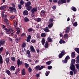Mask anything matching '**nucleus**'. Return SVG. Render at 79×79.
<instances>
[{
	"instance_id": "obj_1",
	"label": "nucleus",
	"mask_w": 79,
	"mask_h": 79,
	"mask_svg": "<svg viewBox=\"0 0 79 79\" xmlns=\"http://www.w3.org/2000/svg\"><path fill=\"white\" fill-rule=\"evenodd\" d=\"M45 66H41V67H40L39 65L35 67V69L36 70H41L43 68H44Z\"/></svg>"
},
{
	"instance_id": "obj_2",
	"label": "nucleus",
	"mask_w": 79,
	"mask_h": 79,
	"mask_svg": "<svg viewBox=\"0 0 79 79\" xmlns=\"http://www.w3.org/2000/svg\"><path fill=\"white\" fill-rule=\"evenodd\" d=\"M69 56H67L65 58V60L62 61L63 63H66L68 62V60H69Z\"/></svg>"
},
{
	"instance_id": "obj_3",
	"label": "nucleus",
	"mask_w": 79,
	"mask_h": 79,
	"mask_svg": "<svg viewBox=\"0 0 79 79\" xmlns=\"http://www.w3.org/2000/svg\"><path fill=\"white\" fill-rule=\"evenodd\" d=\"M65 54V52L62 51L61 52V53H60L59 54V58H62L63 55H64Z\"/></svg>"
},
{
	"instance_id": "obj_4",
	"label": "nucleus",
	"mask_w": 79,
	"mask_h": 79,
	"mask_svg": "<svg viewBox=\"0 0 79 79\" xmlns=\"http://www.w3.org/2000/svg\"><path fill=\"white\" fill-rule=\"evenodd\" d=\"M17 63L18 67H19V66L21 65V64H23V62L22 61H20L19 59L17 60Z\"/></svg>"
},
{
	"instance_id": "obj_5",
	"label": "nucleus",
	"mask_w": 79,
	"mask_h": 79,
	"mask_svg": "<svg viewBox=\"0 0 79 79\" xmlns=\"http://www.w3.org/2000/svg\"><path fill=\"white\" fill-rule=\"evenodd\" d=\"M70 69L72 71H74L76 68L75 67V66L74 65L72 64L70 66Z\"/></svg>"
},
{
	"instance_id": "obj_6",
	"label": "nucleus",
	"mask_w": 79,
	"mask_h": 79,
	"mask_svg": "<svg viewBox=\"0 0 79 79\" xmlns=\"http://www.w3.org/2000/svg\"><path fill=\"white\" fill-rule=\"evenodd\" d=\"M37 11V8H33L31 10V12L32 13H34V12H36Z\"/></svg>"
},
{
	"instance_id": "obj_7",
	"label": "nucleus",
	"mask_w": 79,
	"mask_h": 79,
	"mask_svg": "<svg viewBox=\"0 0 79 79\" xmlns=\"http://www.w3.org/2000/svg\"><path fill=\"white\" fill-rule=\"evenodd\" d=\"M30 50L32 52H33V53L35 52V50L34 48V47L32 46H30Z\"/></svg>"
},
{
	"instance_id": "obj_8",
	"label": "nucleus",
	"mask_w": 79,
	"mask_h": 79,
	"mask_svg": "<svg viewBox=\"0 0 79 79\" xmlns=\"http://www.w3.org/2000/svg\"><path fill=\"white\" fill-rule=\"evenodd\" d=\"M14 9V8H13V7H12L10 6L9 7L8 11H10V12L12 13V12H13V9Z\"/></svg>"
},
{
	"instance_id": "obj_9",
	"label": "nucleus",
	"mask_w": 79,
	"mask_h": 79,
	"mask_svg": "<svg viewBox=\"0 0 79 79\" xmlns=\"http://www.w3.org/2000/svg\"><path fill=\"white\" fill-rule=\"evenodd\" d=\"M5 41L4 40H2L0 41V44L2 45H3L5 44Z\"/></svg>"
},
{
	"instance_id": "obj_10",
	"label": "nucleus",
	"mask_w": 79,
	"mask_h": 79,
	"mask_svg": "<svg viewBox=\"0 0 79 79\" xmlns=\"http://www.w3.org/2000/svg\"><path fill=\"white\" fill-rule=\"evenodd\" d=\"M6 34H10L11 33V29H7V30L6 31Z\"/></svg>"
},
{
	"instance_id": "obj_11",
	"label": "nucleus",
	"mask_w": 79,
	"mask_h": 79,
	"mask_svg": "<svg viewBox=\"0 0 79 79\" xmlns=\"http://www.w3.org/2000/svg\"><path fill=\"white\" fill-rule=\"evenodd\" d=\"M30 5H31V2L30 1H28L26 3L25 6L26 8H27V7H29V6Z\"/></svg>"
},
{
	"instance_id": "obj_12",
	"label": "nucleus",
	"mask_w": 79,
	"mask_h": 79,
	"mask_svg": "<svg viewBox=\"0 0 79 79\" xmlns=\"http://www.w3.org/2000/svg\"><path fill=\"white\" fill-rule=\"evenodd\" d=\"M29 14L28 13V11L27 10H24L23 12V14L24 16H26V15H27Z\"/></svg>"
},
{
	"instance_id": "obj_13",
	"label": "nucleus",
	"mask_w": 79,
	"mask_h": 79,
	"mask_svg": "<svg viewBox=\"0 0 79 79\" xmlns=\"http://www.w3.org/2000/svg\"><path fill=\"white\" fill-rule=\"evenodd\" d=\"M7 7H8V6H7V5L3 6L0 7V10H3V9H5V8H6Z\"/></svg>"
},
{
	"instance_id": "obj_14",
	"label": "nucleus",
	"mask_w": 79,
	"mask_h": 79,
	"mask_svg": "<svg viewBox=\"0 0 79 79\" xmlns=\"http://www.w3.org/2000/svg\"><path fill=\"white\" fill-rule=\"evenodd\" d=\"M60 44H65L66 42L65 41L63 40L62 39H60L59 41Z\"/></svg>"
},
{
	"instance_id": "obj_15",
	"label": "nucleus",
	"mask_w": 79,
	"mask_h": 79,
	"mask_svg": "<svg viewBox=\"0 0 79 79\" xmlns=\"http://www.w3.org/2000/svg\"><path fill=\"white\" fill-rule=\"evenodd\" d=\"M41 42L43 45H44V44H45V39H44V38L42 39Z\"/></svg>"
},
{
	"instance_id": "obj_16",
	"label": "nucleus",
	"mask_w": 79,
	"mask_h": 79,
	"mask_svg": "<svg viewBox=\"0 0 79 79\" xmlns=\"http://www.w3.org/2000/svg\"><path fill=\"white\" fill-rule=\"evenodd\" d=\"M24 21L25 22H28L29 21V19L27 17H25L24 18Z\"/></svg>"
},
{
	"instance_id": "obj_17",
	"label": "nucleus",
	"mask_w": 79,
	"mask_h": 79,
	"mask_svg": "<svg viewBox=\"0 0 79 79\" xmlns=\"http://www.w3.org/2000/svg\"><path fill=\"white\" fill-rule=\"evenodd\" d=\"M70 27H68L66 29V30L65 31V33H68L69 32V30H70Z\"/></svg>"
},
{
	"instance_id": "obj_18",
	"label": "nucleus",
	"mask_w": 79,
	"mask_h": 79,
	"mask_svg": "<svg viewBox=\"0 0 79 79\" xmlns=\"http://www.w3.org/2000/svg\"><path fill=\"white\" fill-rule=\"evenodd\" d=\"M44 30L45 31V32H49V31H50L49 29H48V27H46L45 28H44Z\"/></svg>"
},
{
	"instance_id": "obj_19",
	"label": "nucleus",
	"mask_w": 79,
	"mask_h": 79,
	"mask_svg": "<svg viewBox=\"0 0 79 79\" xmlns=\"http://www.w3.org/2000/svg\"><path fill=\"white\" fill-rule=\"evenodd\" d=\"M6 74L9 76H10L11 75V73L10 72V70H7L6 71Z\"/></svg>"
},
{
	"instance_id": "obj_20",
	"label": "nucleus",
	"mask_w": 79,
	"mask_h": 79,
	"mask_svg": "<svg viewBox=\"0 0 79 79\" xmlns=\"http://www.w3.org/2000/svg\"><path fill=\"white\" fill-rule=\"evenodd\" d=\"M22 74L23 76H24L26 74V73H25V69H23L22 70Z\"/></svg>"
},
{
	"instance_id": "obj_21",
	"label": "nucleus",
	"mask_w": 79,
	"mask_h": 79,
	"mask_svg": "<svg viewBox=\"0 0 79 79\" xmlns=\"http://www.w3.org/2000/svg\"><path fill=\"white\" fill-rule=\"evenodd\" d=\"M48 42H46L45 44L44 47L45 48H48Z\"/></svg>"
},
{
	"instance_id": "obj_22",
	"label": "nucleus",
	"mask_w": 79,
	"mask_h": 79,
	"mask_svg": "<svg viewBox=\"0 0 79 79\" xmlns=\"http://www.w3.org/2000/svg\"><path fill=\"white\" fill-rule=\"evenodd\" d=\"M16 30L17 31V33L18 34H19L20 33V28H17L16 29Z\"/></svg>"
},
{
	"instance_id": "obj_23",
	"label": "nucleus",
	"mask_w": 79,
	"mask_h": 79,
	"mask_svg": "<svg viewBox=\"0 0 79 79\" xmlns=\"http://www.w3.org/2000/svg\"><path fill=\"white\" fill-rule=\"evenodd\" d=\"M76 62L77 63H79V55H78L77 57V60Z\"/></svg>"
},
{
	"instance_id": "obj_24",
	"label": "nucleus",
	"mask_w": 79,
	"mask_h": 79,
	"mask_svg": "<svg viewBox=\"0 0 79 79\" xmlns=\"http://www.w3.org/2000/svg\"><path fill=\"white\" fill-rule=\"evenodd\" d=\"M64 39H68V35L66 34L64 35Z\"/></svg>"
},
{
	"instance_id": "obj_25",
	"label": "nucleus",
	"mask_w": 79,
	"mask_h": 79,
	"mask_svg": "<svg viewBox=\"0 0 79 79\" xmlns=\"http://www.w3.org/2000/svg\"><path fill=\"white\" fill-rule=\"evenodd\" d=\"M71 56L72 58H74L75 56V52H72Z\"/></svg>"
},
{
	"instance_id": "obj_26",
	"label": "nucleus",
	"mask_w": 79,
	"mask_h": 79,
	"mask_svg": "<svg viewBox=\"0 0 79 79\" xmlns=\"http://www.w3.org/2000/svg\"><path fill=\"white\" fill-rule=\"evenodd\" d=\"M10 69L12 71H15V67L14 66H11L10 68Z\"/></svg>"
},
{
	"instance_id": "obj_27",
	"label": "nucleus",
	"mask_w": 79,
	"mask_h": 79,
	"mask_svg": "<svg viewBox=\"0 0 79 79\" xmlns=\"http://www.w3.org/2000/svg\"><path fill=\"white\" fill-rule=\"evenodd\" d=\"M4 21L5 23H6L7 24H9L8 20L7 19H4Z\"/></svg>"
},
{
	"instance_id": "obj_28",
	"label": "nucleus",
	"mask_w": 79,
	"mask_h": 79,
	"mask_svg": "<svg viewBox=\"0 0 79 79\" xmlns=\"http://www.w3.org/2000/svg\"><path fill=\"white\" fill-rule=\"evenodd\" d=\"M0 63L2 64L3 63V61L2 60V56L0 55Z\"/></svg>"
},
{
	"instance_id": "obj_29",
	"label": "nucleus",
	"mask_w": 79,
	"mask_h": 79,
	"mask_svg": "<svg viewBox=\"0 0 79 79\" xmlns=\"http://www.w3.org/2000/svg\"><path fill=\"white\" fill-rule=\"evenodd\" d=\"M76 63H75V59H73L72 60L71 64H75Z\"/></svg>"
},
{
	"instance_id": "obj_30",
	"label": "nucleus",
	"mask_w": 79,
	"mask_h": 79,
	"mask_svg": "<svg viewBox=\"0 0 79 79\" xmlns=\"http://www.w3.org/2000/svg\"><path fill=\"white\" fill-rule=\"evenodd\" d=\"M41 36L42 37H45L46 36V34L44 33H43L41 34Z\"/></svg>"
},
{
	"instance_id": "obj_31",
	"label": "nucleus",
	"mask_w": 79,
	"mask_h": 79,
	"mask_svg": "<svg viewBox=\"0 0 79 79\" xmlns=\"http://www.w3.org/2000/svg\"><path fill=\"white\" fill-rule=\"evenodd\" d=\"M48 42H52V38L50 37H48Z\"/></svg>"
},
{
	"instance_id": "obj_32",
	"label": "nucleus",
	"mask_w": 79,
	"mask_h": 79,
	"mask_svg": "<svg viewBox=\"0 0 79 79\" xmlns=\"http://www.w3.org/2000/svg\"><path fill=\"white\" fill-rule=\"evenodd\" d=\"M75 50L77 53L79 54V48H75Z\"/></svg>"
},
{
	"instance_id": "obj_33",
	"label": "nucleus",
	"mask_w": 79,
	"mask_h": 79,
	"mask_svg": "<svg viewBox=\"0 0 79 79\" xmlns=\"http://www.w3.org/2000/svg\"><path fill=\"white\" fill-rule=\"evenodd\" d=\"M71 10H72L73 11H76L77 9H76V8L74 7H72L71 8Z\"/></svg>"
},
{
	"instance_id": "obj_34",
	"label": "nucleus",
	"mask_w": 79,
	"mask_h": 79,
	"mask_svg": "<svg viewBox=\"0 0 79 79\" xmlns=\"http://www.w3.org/2000/svg\"><path fill=\"white\" fill-rule=\"evenodd\" d=\"M53 24L51 23V24L48 25V27L49 28H51L53 26Z\"/></svg>"
},
{
	"instance_id": "obj_35",
	"label": "nucleus",
	"mask_w": 79,
	"mask_h": 79,
	"mask_svg": "<svg viewBox=\"0 0 79 79\" xmlns=\"http://www.w3.org/2000/svg\"><path fill=\"white\" fill-rule=\"evenodd\" d=\"M51 63H52V62L50 61H48L46 62V64H48V65H50Z\"/></svg>"
},
{
	"instance_id": "obj_36",
	"label": "nucleus",
	"mask_w": 79,
	"mask_h": 79,
	"mask_svg": "<svg viewBox=\"0 0 79 79\" xmlns=\"http://www.w3.org/2000/svg\"><path fill=\"white\" fill-rule=\"evenodd\" d=\"M24 1L23 0H21V1L20 2V4L21 5H24Z\"/></svg>"
},
{
	"instance_id": "obj_37",
	"label": "nucleus",
	"mask_w": 79,
	"mask_h": 79,
	"mask_svg": "<svg viewBox=\"0 0 79 79\" xmlns=\"http://www.w3.org/2000/svg\"><path fill=\"white\" fill-rule=\"evenodd\" d=\"M58 3L59 5H60L62 4L63 3L61 1V0H59L58 1Z\"/></svg>"
},
{
	"instance_id": "obj_38",
	"label": "nucleus",
	"mask_w": 79,
	"mask_h": 79,
	"mask_svg": "<svg viewBox=\"0 0 79 79\" xmlns=\"http://www.w3.org/2000/svg\"><path fill=\"white\" fill-rule=\"evenodd\" d=\"M33 31V29L32 28H29L28 30V32H31Z\"/></svg>"
},
{
	"instance_id": "obj_39",
	"label": "nucleus",
	"mask_w": 79,
	"mask_h": 79,
	"mask_svg": "<svg viewBox=\"0 0 79 79\" xmlns=\"http://www.w3.org/2000/svg\"><path fill=\"white\" fill-rule=\"evenodd\" d=\"M73 25L74 26H75V27H76L77 26V22H76L73 24Z\"/></svg>"
},
{
	"instance_id": "obj_40",
	"label": "nucleus",
	"mask_w": 79,
	"mask_h": 79,
	"mask_svg": "<svg viewBox=\"0 0 79 79\" xmlns=\"http://www.w3.org/2000/svg\"><path fill=\"white\" fill-rule=\"evenodd\" d=\"M26 44L25 43H24L22 45V47L23 48H24L26 47Z\"/></svg>"
},
{
	"instance_id": "obj_41",
	"label": "nucleus",
	"mask_w": 79,
	"mask_h": 79,
	"mask_svg": "<svg viewBox=\"0 0 79 79\" xmlns=\"http://www.w3.org/2000/svg\"><path fill=\"white\" fill-rule=\"evenodd\" d=\"M25 67H26V68H28V67L29 66V64H27V63H25Z\"/></svg>"
},
{
	"instance_id": "obj_42",
	"label": "nucleus",
	"mask_w": 79,
	"mask_h": 79,
	"mask_svg": "<svg viewBox=\"0 0 79 79\" xmlns=\"http://www.w3.org/2000/svg\"><path fill=\"white\" fill-rule=\"evenodd\" d=\"M27 54L28 55H30V53H31V52L29 51V50H28L27 51Z\"/></svg>"
},
{
	"instance_id": "obj_43",
	"label": "nucleus",
	"mask_w": 79,
	"mask_h": 79,
	"mask_svg": "<svg viewBox=\"0 0 79 79\" xmlns=\"http://www.w3.org/2000/svg\"><path fill=\"white\" fill-rule=\"evenodd\" d=\"M29 73H31L32 71V69L31 67H29L28 69Z\"/></svg>"
},
{
	"instance_id": "obj_44",
	"label": "nucleus",
	"mask_w": 79,
	"mask_h": 79,
	"mask_svg": "<svg viewBox=\"0 0 79 79\" xmlns=\"http://www.w3.org/2000/svg\"><path fill=\"white\" fill-rule=\"evenodd\" d=\"M1 15L2 18H4V15H5V14L4 13V12H3V11L2 12Z\"/></svg>"
},
{
	"instance_id": "obj_45",
	"label": "nucleus",
	"mask_w": 79,
	"mask_h": 79,
	"mask_svg": "<svg viewBox=\"0 0 79 79\" xmlns=\"http://www.w3.org/2000/svg\"><path fill=\"white\" fill-rule=\"evenodd\" d=\"M53 23V19H49V22H48V23L50 24V23Z\"/></svg>"
},
{
	"instance_id": "obj_46",
	"label": "nucleus",
	"mask_w": 79,
	"mask_h": 79,
	"mask_svg": "<svg viewBox=\"0 0 79 79\" xmlns=\"http://www.w3.org/2000/svg\"><path fill=\"white\" fill-rule=\"evenodd\" d=\"M18 7H19V10H21V9L22 8V6H21V5L19 4L18 5Z\"/></svg>"
},
{
	"instance_id": "obj_47",
	"label": "nucleus",
	"mask_w": 79,
	"mask_h": 79,
	"mask_svg": "<svg viewBox=\"0 0 79 79\" xmlns=\"http://www.w3.org/2000/svg\"><path fill=\"white\" fill-rule=\"evenodd\" d=\"M41 21V19L40 18H38L36 20V21L37 22H40Z\"/></svg>"
},
{
	"instance_id": "obj_48",
	"label": "nucleus",
	"mask_w": 79,
	"mask_h": 79,
	"mask_svg": "<svg viewBox=\"0 0 79 79\" xmlns=\"http://www.w3.org/2000/svg\"><path fill=\"white\" fill-rule=\"evenodd\" d=\"M15 41L16 43H18V38H16Z\"/></svg>"
},
{
	"instance_id": "obj_49",
	"label": "nucleus",
	"mask_w": 79,
	"mask_h": 79,
	"mask_svg": "<svg viewBox=\"0 0 79 79\" xmlns=\"http://www.w3.org/2000/svg\"><path fill=\"white\" fill-rule=\"evenodd\" d=\"M31 35H29L27 37V39H29V40H31Z\"/></svg>"
},
{
	"instance_id": "obj_50",
	"label": "nucleus",
	"mask_w": 79,
	"mask_h": 79,
	"mask_svg": "<svg viewBox=\"0 0 79 79\" xmlns=\"http://www.w3.org/2000/svg\"><path fill=\"white\" fill-rule=\"evenodd\" d=\"M6 62L9 63V57L6 59Z\"/></svg>"
},
{
	"instance_id": "obj_51",
	"label": "nucleus",
	"mask_w": 79,
	"mask_h": 79,
	"mask_svg": "<svg viewBox=\"0 0 79 79\" xmlns=\"http://www.w3.org/2000/svg\"><path fill=\"white\" fill-rule=\"evenodd\" d=\"M48 69H50L52 68V66H49L48 67Z\"/></svg>"
},
{
	"instance_id": "obj_52",
	"label": "nucleus",
	"mask_w": 79,
	"mask_h": 79,
	"mask_svg": "<svg viewBox=\"0 0 79 79\" xmlns=\"http://www.w3.org/2000/svg\"><path fill=\"white\" fill-rule=\"evenodd\" d=\"M61 2L62 3H66V0H61Z\"/></svg>"
},
{
	"instance_id": "obj_53",
	"label": "nucleus",
	"mask_w": 79,
	"mask_h": 79,
	"mask_svg": "<svg viewBox=\"0 0 79 79\" xmlns=\"http://www.w3.org/2000/svg\"><path fill=\"white\" fill-rule=\"evenodd\" d=\"M15 57H12L11 59L12 61H15Z\"/></svg>"
},
{
	"instance_id": "obj_54",
	"label": "nucleus",
	"mask_w": 79,
	"mask_h": 79,
	"mask_svg": "<svg viewBox=\"0 0 79 79\" xmlns=\"http://www.w3.org/2000/svg\"><path fill=\"white\" fill-rule=\"evenodd\" d=\"M13 11H14V13H16V9L15 8H14L13 9Z\"/></svg>"
},
{
	"instance_id": "obj_55",
	"label": "nucleus",
	"mask_w": 79,
	"mask_h": 79,
	"mask_svg": "<svg viewBox=\"0 0 79 79\" xmlns=\"http://www.w3.org/2000/svg\"><path fill=\"white\" fill-rule=\"evenodd\" d=\"M26 36V34L25 33H23L21 35V37H25Z\"/></svg>"
},
{
	"instance_id": "obj_56",
	"label": "nucleus",
	"mask_w": 79,
	"mask_h": 79,
	"mask_svg": "<svg viewBox=\"0 0 79 79\" xmlns=\"http://www.w3.org/2000/svg\"><path fill=\"white\" fill-rule=\"evenodd\" d=\"M11 5L13 7H14V8H15V4H14V3H12L11 4Z\"/></svg>"
},
{
	"instance_id": "obj_57",
	"label": "nucleus",
	"mask_w": 79,
	"mask_h": 79,
	"mask_svg": "<svg viewBox=\"0 0 79 79\" xmlns=\"http://www.w3.org/2000/svg\"><path fill=\"white\" fill-rule=\"evenodd\" d=\"M9 40H10V42H12L13 41V39H12L11 38L9 37Z\"/></svg>"
},
{
	"instance_id": "obj_58",
	"label": "nucleus",
	"mask_w": 79,
	"mask_h": 79,
	"mask_svg": "<svg viewBox=\"0 0 79 79\" xmlns=\"http://www.w3.org/2000/svg\"><path fill=\"white\" fill-rule=\"evenodd\" d=\"M3 47H1L0 48V52H1L3 50Z\"/></svg>"
},
{
	"instance_id": "obj_59",
	"label": "nucleus",
	"mask_w": 79,
	"mask_h": 79,
	"mask_svg": "<svg viewBox=\"0 0 79 79\" xmlns=\"http://www.w3.org/2000/svg\"><path fill=\"white\" fill-rule=\"evenodd\" d=\"M73 73H74V74H76V73H77V70H73Z\"/></svg>"
},
{
	"instance_id": "obj_60",
	"label": "nucleus",
	"mask_w": 79,
	"mask_h": 79,
	"mask_svg": "<svg viewBox=\"0 0 79 79\" xmlns=\"http://www.w3.org/2000/svg\"><path fill=\"white\" fill-rule=\"evenodd\" d=\"M70 75H71V76H73V71H70Z\"/></svg>"
},
{
	"instance_id": "obj_61",
	"label": "nucleus",
	"mask_w": 79,
	"mask_h": 79,
	"mask_svg": "<svg viewBox=\"0 0 79 79\" xmlns=\"http://www.w3.org/2000/svg\"><path fill=\"white\" fill-rule=\"evenodd\" d=\"M45 13V11L44 10H42L41 12V13Z\"/></svg>"
},
{
	"instance_id": "obj_62",
	"label": "nucleus",
	"mask_w": 79,
	"mask_h": 79,
	"mask_svg": "<svg viewBox=\"0 0 79 79\" xmlns=\"http://www.w3.org/2000/svg\"><path fill=\"white\" fill-rule=\"evenodd\" d=\"M49 74V73H48V72H47V71L46 72V73H45L46 76H48V75Z\"/></svg>"
},
{
	"instance_id": "obj_63",
	"label": "nucleus",
	"mask_w": 79,
	"mask_h": 79,
	"mask_svg": "<svg viewBox=\"0 0 79 79\" xmlns=\"http://www.w3.org/2000/svg\"><path fill=\"white\" fill-rule=\"evenodd\" d=\"M52 8H53V10H56V6H54L52 7Z\"/></svg>"
},
{
	"instance_id": "obj_64",
	"label": "nucleus",
	"mask_w": 79,
	"mask_h": 79,
	"mask_svg": "<svg viewBox=\"0 0 79 79\" xmlns=\"http://www.w3.org/2000/svg\"><path fill=\"white\" fill-rule=\"evenodd\" d=\"M10 18H11V19H14L15 17L14 15H12V16H11Z\"/></svg>"
}]
</instances>
